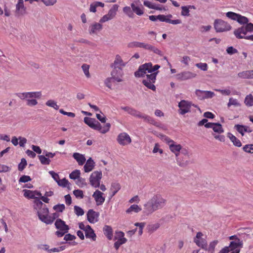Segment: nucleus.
I'll return each mask as SVG.
<instances>
[{"mask_svg": "<svg viewBox=\"0 0 253 253\" xmlns=\"http://www.w3.org/2000/svg\"><path fill=\"white\" fill-rule=\"evenodd\" d=\"M160 68V66L155 65L153 66L151 63H147L144 64L139 66L138 71L134 73L136 77H143L146 74V78L143 81V84L148 88L153 91L156 90V86L154 83L156 81V76L158 73V71H156Z\"/></svg>", "mask_w": 253, "mask_h": 253, "instance_id": "obj_1", "label": "nucleus"}, {"mask_svg": "<svg viewBox=\"0 0 253 253\" xmlns=\"http://www.w3.org/2000/svg\"><path fill=\"white\" fill-rule=\"evenodd\" d=\"M166 200L160 194L154 195L144 205L143 212L147 215L163 208L166 204Z\"/></svg>", "mask_w": 253, "mask_h": 253, "instance_id": "obj_2", "label": "nucleus"}, {"mask_svg": "<svg viewBox=\"0 0 253 253\" xmlns=\"http://www.w3.org/2000/svg\"><path fill=\"white\" fill-rule=\"evenodd\" d=\"M84 122L91 128L100 131L102 134H105L109 131L111 125L110 123L106 124L102 126L99 122L95 119L85 117L84 118Z\"/></svg>", "mask_w": 253, "mask_h": 253, "instance_id": "obj_3", "label": "nucleus"}, {"mask_svg": "<svg viewBox=\"0 0 253 253\" xmlns=\"http://www.w3.org/2000/svg\"><path fill=\"white\" fill-rule=\"evenodd\" d=\"M57 231L55 232V235L58 237L63 236L65 234L68 232L70 229L69 226L66 224L65 221L61 219L58 218L54 223Z\"/></svg>", "mask_w": 253, "mask_h": 253, "instance_id": "obj_4", "label": "nucleus"}, {"mask_svg": "<svg viewBox=\"0 0 253 253\" xmlns=\"http://www.w3.org/2000/svg\"><path fill=\"white\" fill-rule=\"evenodd\" d=\"M253 32V24L249 23L235 30L234 34L238 39H245L247 32Z\"/></svg>", "mask_w": 253, "mask_h": 253, "instance_id": "obj_5", "label": "nucleus"}, {"mask_svg": "<svg viewBox=\"0 0 253 253\" xmlns=\"http://www.w3.org/2000/svg\"><path fill=\"white\" fill-rule=\"evenodd\" d=\"M192 105H193L195 107L197 108L200 112L201 113V110L200 108L198 107L197 105L192 104L191 102H189L188 101L182 100L178 103V107L179 108V114L181 115H184L190 112V109Z\"/></svg>", "mask_w": 253, "mask_h": 253, "instance_id": "obj_6", "label": "nucleus"}, {"mask_svg": "<svg viewBox=\"0 0 253 253\" xmlns=\"http://www.w3.org/2000/svg\"><path fill=\"white\" fill-rule=\"evenodd\" d=\"M102 176V174L101 171H95L92 172L89 177V183L90 185L94 188L99 187Z\"/></svg>", "mask_w": 253, "mask_h": 253, "instance_id": "obj_7", "label": "nucleus"}, {"mask_svg": "<svg viewBox=\"0 0 253 253\" xmlns=\"http://www.w3.org/2000/svg\"><path fill=\"white\" fill-rule=\"evenodd\" d=\"M230 240L235 239L237 242L232 241L229 245L231 250H234L233 253H239L240 252V248H242L243 245V241L240 240L236 235H233L229 237Z\"/></svg>", "mask_w": 253, "mask_h": 253, "instance_id": "obj_8", "label": "nucleus"}, {"mask_svg": "<svg viewBox=\"0 0 253 253\" xmlns=\"http://www.w3.org/2000/svg\"><path fill=\"white\" fill-rule=\"evenodd\" d=\"M214 25V28L217 32L229 31L231 28L230 25L221 19L215 20Z\"/></svg>", "mask_w": 253, "mask_h": 253, "instance_id": "obj_9", "label": "nucleus"}, {"mask_svg": "<svg viewBox=\"0 0 253 253\" xmlns=\"http://www.w3.org/2000/svg\"><path fill=\"white\" fill-rule=\"evenodd\" d=\"M169 148L170 150L175 154L176 156V160L177 164L180 167H184L186 166L188 163L186 162V163H181L179 158H178V156L179 154V151L182 148V146L180 144H176V142H174L172 144H171L169 146Z\"/></svg>", "mask_w": 253, "mask_h": 253, "instance_id": "obj_10", "label": "nucleus"}, {"mask_svg": "<svg viewBox=\"0 0 253 253\" xmlns=\"http://www.w3.org/2000/svg\"><path fill=\"white\" fill-rule=\"evenodd\" d=\"M204 234L201 232H198L195 237L193 239L194 242L196 244L197 246L201 248L202 249L207 250H208V244L206 239L203 238Z\"/></svg>", "mask_w": 253, "mask_h": 253, "instance_id": "obj_11", "label": "nucleus"}, {"mask_svg": "<svg viewBox=\"0 0 253 253\" xmlns=\"http://www.w3.org/2000/svg\"><path fill=\"white\" fill-rule=\"evenodd\" d=\"M48 212V209L46 207L45 205H44L43 207L42 208L38 211L39 219L46 224H51V221L47 220V217L49 216Z\"/></svg>", "mask_w": 253, "mask_h": 253, "instance_id": "obj_12", "label": "nucleus"}, {"mask_svg": "<svg viewBox=\"0 0 253 253\" xmlns=\"http://www.w3.org/2000/svg\"><path fill=\"white\" fill-rule=\"evenodd\" d=\"M42 95L41 91L36 92H27L19 93L17 94V96L21 99H27L28 98H40Z\"/></svg>", "mask_w": 253, "mask_h": 253, "instance_id": "obj_13", "label": "nucleus"}, {"mask_svg": "<svg viewBox=\"0 0 253 253\" xmlns=\"http://www.w3.org/2000/svg\"><path fill=\"white\" fill-rule=\"evenodd\" d=\"M113 70L111 72V78L114 81L117 82H121L123 81L122 78L123 75V69L120 68L113 67Z\"/></svg>", "mask_w": 253, "mask_h": 253, "instance_id": "obj_14", "label": "nucleus"}, {"mask_svg": "<svg viewBox=\"0 0 253 253\" xmlns=\"http://www.w3.org/2000/svg\"><path fill=\"white\" fill-rule=\"evenodd\" d=\"M117 141L120 145L123 146L126 145L131 142L130 136L126 132L119 134L117 137Z\"/></svg>", "mask_w": 253, "mask_h": 253, "instance_id": "obj_15", "label": "nucleus"}, {"mask_svg": "<svg viewBox=\"0 0 253 253\" xmlns=\"http://www.w3.org/2000/svg\"><path fill=\"white\" fill-rule=\"evenodd\" d=\"M128 114L138 118H142L148 122H151L152 121V118L146 115H143L138 111L131 107L130 108Z\"/></svg>", "mask_w": 253, "mask_h": 253, "instance_id": "obj_16", "label": "nucleus"}, {"mask_svg": "<svg viewBox=\"0 0 253 253\" xmlns=\"http://www.w3.org/2000/svg\"><path fill=\"white\" fill-rule=\"evenodd\" d=\"M16 15L19 16L26 14V8L24 6L23 0H19L16 5Z\"/></svg>", "mask_w": 253, "mask_h": 253, "instance_id": "obj_17", "label": "nucleus"}, {"mask_svg": "<svg viewBox=\"0 0 253 253\" xmlns=\"http://www.w3.org/2000/svg\"><path fill=\"white\" fill-rule=\"evenodd\" d=\"M99 213L94 211L93 210H89L87 213V218L91 223L97 222L98 220Z\"/></svg>", "mask_w": 253, "mask_h": 253, "instance_id": "obj_18", "label": "nucleus"}, {"mask_svg": "<svg viewBox=\"0 0 253 253\" xmlns=\"http://www.w3.org/2000/svg\"><path fill=\"white\" fill-rule=\"evenodd\" d=\"M103 193L98 190H96L92 195V197L96 202V205L100 206L105 201V197L103 196Z\"/></svg>", "mask_w": 253, "mask_h": 253, "instance_id": "obj_19", "label": "nucleus"}, {"mask_svg": "<svg viewBox=\"0 0 253 253\" xmlns=\"http://www.w3.org/2000/svg\"><path fill=\"white\" fill-rule=\"evenodd\" d=\"M125 66L126 63L123 61L122 57L119 55H117L111 67L122 69Z\"/></svg>", "mask_w": 253, "mask_h": 253, "instance_id": "obj_20", "label": "nucleus"}, {"mask_svg": "<svg viewBox=\"0 0 253 253\" xmlns=\"http://www.w3.org/2000/svg\"><path fill=\"white\" fill-rule=\"evenodd\" d=\"M95 166V163L93 161V160L90 158L86 161V164L84 167V170L85 172H88L91 171Z\"/></svg>", "mask_w": 253, "mask_h": 253, "instance_id": "obj_21", "label": "nucleus"}, {"mask_svg": "<svg viewBox=\"0 0 253 253\" xmlns=\"http://www.w3.org/2000/svg\"><path fill=\"white\" fill-rule=\"evenodd\" d=\"M87 229L84 231L85 237L87 238H91L93 241H95L96 240V235L94 232V231L91 228L90 226L87 225Z\"/></svg>", "mask_w": 253, "mask_h": 253, "instance_id": "obj_22", "label": "nucleus"}, {"mask_svg": "<svg viewBox=\"0 0 253 253\" xmlns=\"http://www.w3.org/2000/svg\"><path fill=\"white\" fill-rule=\"evenodd\" d=\"M73 157L77 161L78 164L80 166L83 165L86 161V159L84 155L78 153H74L73 154Z\"/></svg>", "mask_w": 253, "mask_h": 253, "instance_id": "obj_23", "label": "nucleus"}, {"mask_svg": "<svg viewBox=\"0 0 253 253\" xmlns=\"http://www.w3.org/2000/svg\"><path fill=\"white\" fill-rule=\"evenodd\" d=\"M239 77L243 79H253V70L245 71L238 73Z\"/></svg>", "mask_w": 253, "mask_h": 253, "instance_id": "obj_24", "label": "nucleus"}, {"mask_svg": "<svg viewBox=\"0 0 253 253\" xmlns=\"http://www.w3.org/2000/svg\"><path fill=\"white\" fill-rule=\"evenodd\" d=\"M102 28V26L100 23H95L91 25L89 27V33L96 34L98 32H99Z\"/></svg>", "mask_w": 253, "mask_h": 253, "instance_id": "obj_25", "label": "nucleus"}, {"mask_svg": "<svg viewBox=\"0 0 253 253\" xmlns=\"http://www.w3.org/2000/svg\"><path fill=\"white\" fill-rule=\"evenodd\" d=\"M148 43H146L144 42H130L128 44V46L129 47H140V48H143L145 49H147L148 47Z\"/></svg>", "mask_w": 253, "mask_h": 253, "instance_id": "obj_26", "label": "nucleus"}, {"mask_svg": "<svg viewBox=\"0 0 253 253\" xmlns=\"http://www.w3.org/2000/svg\"><path fill=\"white\" fill-rule=\"evenodd\" d=\"M180 78L182 80H188L191 78H195L196 74L191 72H184L179 75Z\"/></svg>", "mask_w": 253, "mask_h": 253, "instance_id": "obj_27", "label": "nucleus"}, {"mask_svg": "<svg viewBox=\"0 0 253 253\" xmlns=\"http://www.w3.org/2000/svg\"><path fill=\"white\" fill-rule=\"evenodd\" d=\"M227 137H229L234 145L235 146L240 147L242 146V143L240 140L231 133H228Z\"/></svg>", "mask_w": 253, "mask_h": 253, "instance_id": "obj_28", "label": "nucleus"}, {"mask_svg": "<svg viewBox=\"0 0 253 253\" xmlns=\"http://www.w3.org/2000/svg\"><path fill=\"white\" fill-rule=\"evenodd\" d=\"M136 3V1H134L131 4V7L132 9V11L138 15H141L143 14L144 12L143 10L137 5Z\"/></svg>", "mask_w": 253, "mask_h": 253, "instance_id": "obj_29", "label": "nucleus"}, {"mask_svg": "<svg viewBox=\"0 0 253 253\" xmlns=\"http://www.w3.org/2000/svg\"><path fill=\"white\" fill-rule=\"evenodd\" d=\"M141 210V208L137 205H132L126 211V212L128 214H132L133 212L138 213Z\"/></svg>", "mask_w": 253, "mask_h": 253, "instance_id": "obj_30", "label": "nucleus"}, {"mask_svg": "<svg viewBox=\"0 0 253 253\" xmlns=\"http://www.w3.org/2000/svg\"><path fill=\"white\" fill-rule=\"evenodd\" d=\"M104 232L108 239L111 240L113 236L112 228L110 226L105 225L104 227Z\"/></svg>", "mask_w": 253, "mask_h": 253, "instance_id": "obj_31", "label": "nucleus"}, {"mask_svg": "<svg viewBox=\"0 0 253 253\" xmlns=\"http://www.w3.org/2000/svg\"><path fill=\"white\" fill-rule=\"evenodd\" d=\"M119 6L117 4H114L112 7L109 10L108 15L113 19L116 14V12L118 9Z\"/></svg>", "mask_w": 253, "mask_h": 253, "instance_id": "obj_32", "label": "nucleus"}, {"mask_svg": "<svg viewBox=\"0 0 253 253\" xmlns=\"http://www.w3.org/2000/svg\"><path fill=\"white\" fill-rule=\"evenodd\" d=\"M147 50H150L153 51L154 53L158 54L161 56H163V52L159 50L157 47L153 46L152 45H151L150 44H148V47H147Z\"/></svg>", "mask_w": 253, "mask_h": 253, "instance_id": "obj_33", "label": "nucleus"}, {"mask_svg": "<svg viewBox=\"0 0 253 253\" xmlns=\"http://www.w3.org/2000/svg\"><path fill=\"white\" fill-rule=\"evenodd\" d=\"M234 128L242 135H244L245 131H247L246 126L236 125L234 126Z\"/></svg>", "mask_w": 253, "mask_h": 253, "instance_id": "obj_34", "label": "nucleus"}, {"mask_svg": "<svg viewBox=\"0 0 253 253\" xmlns=\"http://www.w3.org/2000/svg\"><path fill=\"white\" fill-rule=\"evenodd\" d=\"M45 105L48 107L53 108L55 110H58L59 109V106L57 104L56 102L53 100L50 99L47 100L45 103Z\"/></svg>", "mask_w": 253, "mask_h": 253, "instance_id": "obj_35", "label": "nucleus"}, {"mask_svg": "<svg viewBox=\"0 0 253 253\" xmlns=\"http://www.w3.org/2000/svg\"><path fill=\"white\" fill-rule=\"evenodd\" d=\"M212 129L214 132L218 133H222L224 131L221 125L219 123H214Z\"/></svg>", "mask_w": 253, "mask_h": 253, "instance_id": "obj_36", "label": "nucleus"}, {"mask_svg": "<svg viewBox=\"0 0 253 253\" xmlns=\"http://www.w3.org/2000/svg\"><path fill=\"white\" fill-rule=\"evenodd\" d=\"M80 171L78 169H76L73 171L69 175V177L71 179L75 180L78 179L80 177Z\"/></svg>", "mask_w": 253, "mask_h": 253, "instance_id": "obj_37", "label": "nucleus"}, {"mask_svg": "<svg viewBox=\"0 0 253 253\" xmlns=\"http://www.w3.org/2000/svg\"><path fill=\"white\" fill-rule=\"evenodd\" d=\"M57 183L59 186L63 187H68L70 185L69 181L65 178L59 179L58 181H57Z\"/></svg>", "mask_w": 253, "mask_h": 253, "instance_id": "obj_38", "label": "nucleus"}, {"mask_svg": "<svg viewBox=\"0 0 253 253\" xmlns=\"http://www.w3.org/2000/svg\"><path fill=\"white\" fill-rule=\"evenodd\" d=\"M38 157L42 165H49L50 163V159L47 158L45 155H39Z\"/></svg>", "mask_w": 253, "mask_h": 253, "instance_id": "obj_39", "label": "nucleus"}, {"mask_svg": "<svg viewBox=\"0 0 253 253\" xmlns=\"http://www.w3.org/2000/svg\"><path fill=\"white\" fill-rule=\"evenodd\" d=\"M245 103L247 106H252L253 105V96L251 94L247 95L245 99Z\"/></svg>", "mask_w": 253, "mask_h": 253, "instance_id": "obj_40", "label": "nucleus"}, {"mask_svg": "<svg viewBox=\"0 0 253 253\" xmlns=\"http://www.w3.org/2000/svg\"><path fill=\"white\" fill-rule=\"evenodd\" d=\"M24 196L25 197L30 198V199H36L37 198L35 197L34 191H31L29 190H24Z\"/></svg>", "mask_w": 253, "mask_h": 253, "instance_id": "obj_41", "label": "nucleus"}, {"mask_svg": "<svg viewBox=\"0 0 253 253\" xmlns=\"http://www.w3.org/2000/svg\"><path fill=\"white\" fill-rule=\"evenodd\" d=\"M237 22L242 24H248L249 19L245 16L239 14L237 20Z\"/></svg>", "mask_w": 253, "mask_h": 253, "instance_id": "obj_42", "label": "nucleus"}, {"mask_svg": "<svg viewBox=\"0 0 253 253\" xmlns=\"http://www.w3.org/2000/svg\"><path fill=\"white\" fill-rule=\"evenodd\" d=\"M82 68L84 71V73L85 76L89 78L90 77V75L89 72V66L86 64H84L82 66Z\"/></svg>", "mask_w": 253, "mask_h": 253, "instance_id": "obj_43", "label": "nucleus"}, {"mask_svg": "<svg viewBox=\"0 0 253 253\" xmlns=\"http://www.w3.org/2000/svg\"><path fill=\"white\" fill-rule=\"evenodd\" d=\"M123 11L125 12L129 17L133 18L134 14L131 10V8L129 6H126L123 8Z\"/></svg>", "mask_w": 253, "mask_h": 253, "instance_id": "obj_44", "label": "nucleus"}, {"mask_svg": "<svg viewBox=\"0 0 253 253\" xmlns=\"http://www.w3.org/2000/svg\"><path fill=\"white\" fill-rule=\"evenodd\" d=\"M74 210L76 214L78 216H82L84 214V211L83 209L79 206H75L74 207Z\"/></svg>", "mask_w": 253, "mask_h": 253, "instance_id": "obj_45", "label": "nucleus"}, {"mask_svg": "<svg viewBox=\"0 0 253 253\" xmlns=\"http://www.w3.org/2000/svg\"><path fill=\"white\" fill-rule=\"evenodd\" d=\"M227 17L234 20H237L239 14L233 12H228L226 13Z\"/></svg>", "mask_w": 253, "mask_h": 253, "instance_id": "obj_46", "label": "nucleus"}, {"mask_svg": "<svg viewBox=\"0 0 253 253\" xmlns=\"http://www.w3.org/2000/svg\"><path fill=\"white\" fill-rule=\"evenodd\" d=\"M231 105L239 106H240V103L237 99L230 98L229 100V102L228 103L227 106L228 107H229Z\"/></svg>", "mask_w": 253, "mask_h": 253, "instance_id": "obj_47", "label": "nucleus"}, {"mask_svg": "<svg viewBox=\"0 0 253 253\" xmlns=\"http://www.w3.org/2000/svg\"><path fill=\"white\" fill-rule=\"evenodd\" d=\"M243 149L246 152L253 153V144L246 145L243 147Z\"/></svg>", "mask_w": 253, "mask_h": 253, "instance_id": "obj_48", "label": "nucleus"}, {"mask_svg": "<svg viewBox=\"0 0 253 253\" xmlns=\"http://www.w3.org/2000/svg\"><path fill=\"white\" fill-rule=\"evenodd\" d=\"M27 105L29 106H34L38 104V101L36 99L32 98H28L27 99Z\"/></svg>", "mask_w": 253, "mask_h": 253, "instance_id": "obj_49", "label": "nucleus"}, {"mask_svg": "<svg viewBox=\"0 0 253 253\" xmlns=\"http://www.w3.org/2000/svg\"><path fill=\"white\" fill-rule=\"evenodd\" d=\"M204 99L211 98L215 95L214 93L211 91H204Z\"/></svg>", "mask_w": 253, "mask_h": 253, "instance_id": "obj_50", "label": "nucleus"}, {"mask_svg": "<svg viewBox=\"0 0 253 253\" xmlns=\"http://www.w3.org/2000/svg\"><path fill=\"white\" fill-rule=\"evenodd\" d=\"M196 66L201 70L206 71L208 69V65L205 63H199L196 64Z\"/></svg>", "mask_w": 253, "mask_h": 253, "instance_id": "obj_51", "label": "nucleus"}, {"mask_svg": "<svg viewBox=\"0 0 253 253\" xmlns=\"http://www.w3.org/2000/svg\"><path fill=\"white\" fill-rule=\"evenodd\" d=\"M160 135L161 136L162 139L165 141L169 145V146L171 144H172L174 142L165 135L160 134Z\"/></svg>", "mask_w": 253, "mask_h": 253, "instance_id": "obj_52", "label": "nucleus"}, {"mask_svg": "<svg viewBox=\"0 0 253 253\" xmlns=\"http://www.w3.org/2000/svg\"><path fill=\"white\" fill-rule=\"evenodd\" d=\"M27 165V161L24 158H22L21 163L18 165V170L22 171Z\"/></svg>", "mask_w": 253, "mask_h": 253, "instance_id": "obj_53", "label": "nucleus"}, {"mask_svg": "<svg viewBox=\"0 0 253 253\" xmlns=\"http://www.w3.org/2000/svg\"><path fill=\"white\" fill-rule=\"evenodd\" d=\"M65 208L64 204H58L53 207V209L57 212H62Z\"/></svg>", "mask_w": 253, "mask_h": 253, "instance_id": "obj_54", "label": "nucleus"}, {"mask_svg": "<svg viewBox=\"0 0 253 253\" xmlns=\"http://www.w3.org/2000/svg\"><path fill=\"white\" fill-rule=\"evenodd\" d=\"M181 14L182 16H188L189 15V9L187 6H183L181 7Z\"/></svg>", "mask_w": 253, "mask_h": 253, "instance_id": "obj_55", "label": "nucleus"}, {"mask_svg": "<svg viewBox=\"0 0 253 253\" xmlns=\"http://www.w3.org/2000/svg\"><path fill=\"white\" fill-rule=\"evenodd\" d=\"M73 193L74 195L76 196L77 198H83L84 197V194L82 190H75L73 191Z\"/></svg>", "mask_w": 253, "mask_h": 253, "instance_id": "obj_56", "label": "nucleus"}, {"mask_svg": "<svg viewBox=\"0 0 253 253\" xmlns=\"http://www.w3.org/2000/svg\"><path fill=\"white\" fill-rule=\"evenodd\" d=\"M118 236L120 238L119 239V242L122 243V245L125 243L126 242V239L124 237V233L123 232H119L118 233Z\"/></svg>", "mask_w": 253, "mask_h": 253, "instance_id": "obj_57", "label": "nucleus"}, {"mask_svg": "<svg viewBox=\"0 0 253 253\" xmlns=\"http://www.w3.org/2000/svg\"><path fill=\"white\" fill-rule=\"evenodd\" d=\"M215 91L219 92L222 95H229L231 94V91L229 89H215Z\"/></svg>", "mask_w": 253, "mask_h": 253, "instance_id": "obj_58", "label": "nucleus"}, {"mask_svg": "<svg viewBox=\"0 0 253 253\" xmlns=\"http://www.w3.org/2000/svg\"><path fill=\"white\" fill-rule=\"evenodd\" d=\"M31 180L30 176L28 175H23L19 179V182L25 183Z\"/></svg>", "mask_w": 253, "mask_h": 253, "instance_id": "obj_59", "label": "nucleus"}, {"mask_svg": "<svg viewBox=\"0 0 253 253\" xmlns=\"http://www.w3.org/2000/svg\"><path fill=\"white\" fill-rule=\"evenodd\" d=\"M217 243L218 241L217 240H214L211 242L209 246L208 250L209 251H211L212 253L213 252L215 246L217 245Z\"/></svg>", "mask_w": 253, "mask_h": 253, "instance_id": "obj_60", "label": "nucleus"}, {"mask_svg": "<svg viewBox=\"0 0 253 253\" xmlns=\"http://www.w3.org/2000/svg\"><path fill=\"white\" fill-rule=\"evenodd\" d=\"M195 94L199 99H200V100L204 99V90L197 89L195 91Z\"/></svg>", "mask_w": 253, "mask_h": 253, "instance_id": "obj_61", "label": "nucleus"}, {"mask_svg": "<svg viewBox=\"0 0 253 253\" xmlns=\"http://www.w3.org/2000/svg\"><path fill=\"white\" fill-rule=\"evenodd\" d=\"M234 250H231V248L230 247V245L228 247H225L223 249H222L218 253H233Z\"/></svg>", "mask_w": 253, "mask_h": 253, "instance_id": "obj_62", "label": "nucleus"}, {"mask_svg": "<svg viewBox=\"0 0 253 253\" xmlns=\"http://www.w3.org/2000/svg\"><path fill=\"white\" fill-rule=\"evenodd\" d=\"M226 51H227V53H228L229 54H230V55H232V54H235V53H236L238 52V50L234 48L233 46L228 47L226 49Z\"/></svg>", "mask_w": 253, "mask_h": 253, "instance_id": "obj_63", "label": "nucleus"}, {"mask_svg": "<svg viewBox=\"0 0 253 253\" xmlns=\"http://www.w3.org/2000/svg\"><path fill=\"white\" fill-rule=\"evenodd\" d=\"M96 117L98 120H99L101 123H105L106 121V117L102 114V115H101L99 114H96Z\"/></svg>", "mask_w": 253, "mask_h": 253, "instance_id": "obj_64", "label": "nucleus"}]
</instances>
